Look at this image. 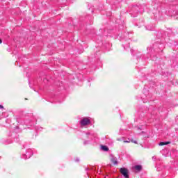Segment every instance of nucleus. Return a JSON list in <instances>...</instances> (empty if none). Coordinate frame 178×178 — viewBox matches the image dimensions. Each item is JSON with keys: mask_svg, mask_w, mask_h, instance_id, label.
Segmentation results:
<instances>
[{"mask_svg": "<svg viewBox=\"0 0 178 178\" xmlns=\"http://www.w3.org/2000/svg\"><path fill=\"white\" fill-rule=\"evenodd\" d=\"M120 172L122 175L125 178H129V170L125 168H121L120 169Z\"/></svg>", "mask_w": 178, "mask_h": 178, "instance_id": "nucleus-1", "label": "nucleus"}, {"mask_svg": "<svg viewBox=\"0 0 178 178\" xmlns=\"http://www.w3.org/2000/svg\"><path fill=\"white\" fill-rule=\"evenodd\" d=\"M90 123H91V121L88 118H83L81 120V126H87L88 124H90Z\"/></svg>", "mask_w": 178, "mask_h": 178, "instance_id": "nucleus-2", "label": "nucleus"}, {"mask_svg": "<svg viewBox=\"0 0 178 178\" xmlns=\"http://www.w3.org/2000/svg\"><path fill=\"white\" fill-rule=\"evenodd\" d=\"M100 148L102 151H104L106 152H108V151H109V147H108V146L106 145H101Z\"/></svg>", "mask_w": 178, "mask_h": 178, "instance_id": "nucleus-3", "label": "nucleus"}, {"mask_svg": "<svg viewBox=\"0 0 178 178\" xmlns=\"http://www.w3.org/2000/svg\"><path fill=\"white\" fill-rule=\"evenodd\" d=\"M168 144H170V141H168V142H161L159 145H160L161 147L163 146V145H168Z\"/></svg>", "mask_w": 178, "mask_h": 178, "instance_id": "nucleus-4", "label": "nucleus"}, {"mask_svg": "<svg viewBox=\"0 0 178 178\" xmlns=\"http://www.w3.org/2000/svg\"><path fill=\"white\" fill-rule=\"evenodd\" d=\"M135 169L136 170H138V172H140V170H141V165L135 166Z\"/></svg>", "mask_w": 178, "mask_h": 178, "instance_id": "nucleus-5", "label": "nucleus"}, {"mask_svg": "<svg viewBox=\"0 0 178 178\" xmlns=\"http://www.w3.org/2000/svg\"><path fill=\"white\" fill-rule=\"evenodd\" d=\"M111 162L113 163V165H118V161L115 160V159H112Z\"/></svg>", "mask_w": 178, "mask_h": 178, "instance_id": "nucleus-6", "label": "nucleus"}, {"mask_svg": "<svg viewBox=\"0 0 178 178\" xmlns=\"http://www.w3.org/2000/svg\"><path fill=\"white\" fill-rule=\"evenodd\" d=\"M0 108H1V109H3V106H2V105L0 104Z\"/></svg>", "mask_w": 178, "mask_h": 178, "instance_id": "nucleus-7", "label": "nucleus"}, {"mask_svg": "<svg viewBox=\"0 0 178 178\" xmlns=\"http://www.w3.org/2000/svg\"><path fill=\"white\" fill-rule=\"evenodd\" d=\"M124 143H130V141H129V140H124Z\"/></svg>", "mask_w": 178, "mask_h": 178, "instance_id": "nucleus-8", "label": "nucleus"}, {"mask_svg": "<svg viewBox=\"0 0 178 178\" xmlns=\"http://www.w3.org/2000/svg\"><path fill=\"white\" fill-rule=\"evenodd\" d=\"M2 42V40L0 38V44Z\"/></svg>", "mask_w": 178, "mask_h": 178, "instance_id": "nucleus-9", "label": "nucleus"}, {"mask_svg": "<svg viewBox=\"0 0 178 178\" xmlns=\"http://www.w3.org/2000/svg\"><path fill=\"white\" fill-rule=\"evenodd\" d=\"M134 143L135 144H137V142H136V141H134Z\"/></svg>", "mask_w": 178, "mask_h": 178, "instance_id": "nucleus-10", "label": "nucleus"}]
</instances>
